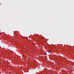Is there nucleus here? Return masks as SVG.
I'll return each mask as SVG.
<instances>
[{"label": "nucleus", "instance_id": "f03ea898", "mask_svg": "<svg viewBox=\"0 0 74 74\" xmlns=\"http://www.w3.org/2000/svg\"><path fill=\"white\" fill-rule=\"evenodd\" d=\"M45 55H47V53H45Z\"/></svg>", "mask_w": 74, "mask_h": 74}, {"label": "nucleus", "instance_id": "0eeeda50", "mask_svg": "<svg viewBox=\"0 0 74 74\" xmlns=\"http://www.w3.org/2000/svg\"><path fill=\"white\" fill-rule=\"evenodd\" d=\"M41 57H42V56H41Z\"/></svg>", "mask_w": 74, "mask_h": 74}, {"label": "nucleus", "instance_id": "7ed1b4c3", "mask_svg": "<svg viewBox=\"0 0 74 74\" xmlns=\"http://www.w3.org/2000/svg\"><path fill=\"white\" fill-rule=\"evenodd\" d=\"M50 52V50H49L48 51V52Z\"/></svg>", "mask_w": 74, "mask_h": 74}, {"label": "nucleus", "instance_id": "39448f33", "mask_svg": "<svg viewBox=\"0 0 74 74\" xmlns=\"http://www.w3.org/2000/svg\"><path fill=\"white\" fill-rule=\"evenodd\" d=\"M73 67H74V66H72Z\"/></svg>", "mask_w": 74, "mask_h": 74}, {"label": "nucleus", "instance_id": "20e7f679", "mask_svg": "<svg viewBox=\"0 0 74 74\" xmlns=\"http://www.w3.org/2000/svg\"><path fill=\"white\" fill-rule=\"evenodd\" d=\"M47 61H49V60H47Z\"/></svg>", "mask_w": 74, "mask_h": 74}, {"label": "nucleus", "instance_id": "f257e3e1", "mask_svg": "<svg viewBox=\"0 0 74 74\" xmlns=\"http://www.w3.org/2000/svg\"><path fill=\"white\" fill-rule=\"evenodd\" d=\"M31 73H32V72H33V70H31Z\"/></svg>", "mask_w": 74, "mask_h": 74}, {"label": "nucleus", "instance_id": "423d86ee", "mask_svg": "<svg viewBox=\"0 0 74 74\" xmlns=\"http://www.w3.org/2000/svg\"><path fill=\"white\" fill-rule=\"evenodd\" d=\"M40 55L41 56H42V55L40 54Z\"/></svg>", "mask_w": 74, "mask_h": 74}]
</instances>
